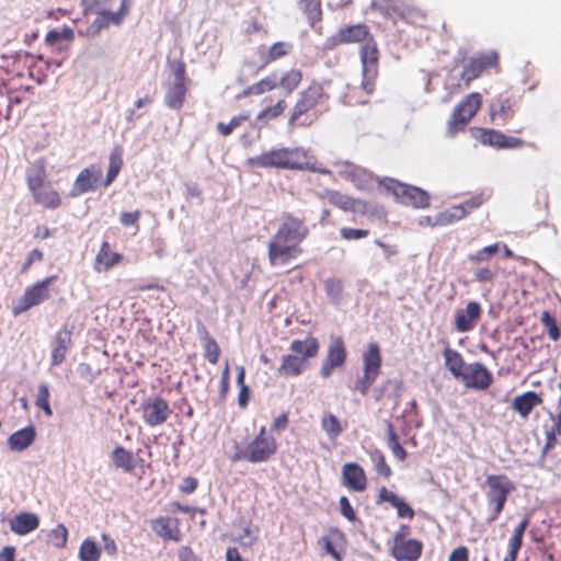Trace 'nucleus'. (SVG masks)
I'll use <instances>...</instances> for the list:
<instances>
[{"mask_svg":"<svg viewBox=\"0 0 561 561\" xmlns=\"http://www.w3.org/2000/svg\"><path fill=\"white\" fill-rule=\"evenodd\" d=\"M308 227L293 215H285L277 232L268 242L272 266H284L301 253L299 243L307 237Z\"/></svg>","mask_w":561,"mask_h":561,"instance_id":"f257e3e1","label":"nucleus"},{"mask_svg":"<svg viewBox=\"0 0 561 561\" xmlns=\"http://www.w3.org/2000/svg\"><path fill=\"white\" fill-rule=\"evenodd\" d=\"M248 164L255 168H276L285 170H307L327 174V169H319L311 162V157L302 148H277L248 159Z\"/></svg>","mask_w":561,"mask_h":561,"instance_id":"f03ea898","label":"nucleus"},{"mask_svg":"<svg viewBox=\"0 0 561 561\" xmlns=\"http://www.w3.org/2000/svg\"><path fill=\"white\" fill-rule=\"evenodd\" d=\"M485 484L488 486V502L494 506L493 514L488 520L494 522L502 513L507 496L514 490V486L506 476H488Z\"/></svg>","mask_w":561,"mask_h":561,"instance_id":"7ed1b4c3","label":"nucleus"},{"mask_svg":"<svg viewBox=\"0 0 561 561\" xmlns=\"http://www.w3.org/2000/svg\"><path fill=\"white\" fill-rule=\"evenodd\" d=\"M381 356L379 346L370 343L367 351L363 354V376L355 382V389L362 394H366L380 374Z\"/></svg>","mask_w":561,"mask_h":561,"instance_id":"20e7f679","label":"nucleus"},{"mask_svg":"<svg viewBox=\"0 0 561 561\" xmlns=\"http://www.w3.org/2000/svg\"><path fill=\"white\" fill-rule=\"evenodd\" d=\"M385 187L391 191L394 198L403 205L415 208H425L428 206V194L420 187L407 185L393 179H388L385 182Z\"/></svg>","mask_w":561,"mask_h":561,"instance_id":"39448f33","label":"nucleus"},{"mask_svg":"<svg viewBox=\"0 0 561 561\" xmlns=\"http://www.w3.org/2000/svg\"><path fill=\"white\" fill-rule=\"evenodd\" d=\"M482 103L480 93H470L465 96L454 108L449 121L448 129L450 133H456L463 129L469 121L476 115Z\"/></svg>","mask_w":561,"mask_h":561,"instance_id":"423d86ee","label":"nucleus"},{"mask_svg":"<svg viewBox=\"0 0 561 561\" xmlns=\"http://www.w3.org/2000/svg\"><path fill=\"white\" fill-rule=\"evenodd\" d=\"M56 278L57 276L55 275L48 276L28 287L24 294L15 301L14 306L12 307V313L14 316H20L32 307L47 300L49 298L48 287L53 282L56 280Z\"/></svg>","mask_w":561,"mask_h":561,"instance_id":"0eeeda50","label":"nucleus"},{"mask_svg":"<svg viewBox=\"0 0 561 561\" xmlns=\"http://www.w3.org/2000/svg\"><path fill=\"white\" fill-rule=\"evenodd\" d=\"M360 61L363 66V89L367 93H371L378 73V48L373 38H368L360 46Z\"/></svg>","mask_w":561,"mask_h":561,"instance_id":"6e6552de","label":"nucleus"},{"mask_svg":"<svg viewBox=\"0 0 561 561\" xmlns=\"http://www.w3.org/2000/svg\"><path fill=\"white\" fill-rule=\"evenodd\" d=\"M327 98L328 95L325 94L324 89L320 83L314 82L310 84L308 89L299 93V99L294 106L293 113L288 119V124L294 125V123L301 115L314 108L322 102L323 99Z\"/></svg>","mask_w":561,"mask_h":561,"instance_id":"1a4fd4ad","label":"nucleus"},{"mask_svg":"<svg viewBox=\"0 0 561 561\" xmlns=\"http://www.w3.org/2000/svg\"><path fill=\"white\" fill-rule=\"evenodd\" d=\"M346 357L347 353L343 339L339 335H331L327 346L325 358L320 368L321 377H330L335 368H340L345 364Z\"/></svg>","mask_w":561,"mask_h":561,"instance_id":"9d476101","label":"nucleus"},{"mask_svg":"<svg viewBox=\"0 0 561 561\" xmlns=\"http://www.w3.org/2000/svg\"><path fill=\"white\" fill-rule=\"evenodd\" d=\"M250 450L249 462L261 463L267 461L277 451L276 439L266 433L265 426H262L254 437V439L248 445Z\"/></svg>","mask_w":561,"mask_h":561,"instance_id":"9b49d317","label":"nucleus"},{"mask_svg":"<svg viewBox=\"0 0 561 561\" xmlns=\"http://www.w3.org/2000/svg\"><path fill=\"white\" fill-rule=\"evenodd\" d=\"M142 420L149 426H159L165 423L171 413L168 402L161 397H149L140 404Z\"/></svg>","mask_w":561,"mask_h":561,"instance_id":"f8f14e48","label":"nucleus"},{"mask_svg":"<svg viewBox=\"0 0 561 561\" xmlns=\"http://www.w3.org/2000/svg\"><path fill=\"white\" fill-rule=\"evenodd\" d=\"M173 75L174 81L167 87L164 103L171 110L179 111L183 105L186 94L185 66L183 62L174 64Z\"/></svg>","mask_w":561,"mask_h":561,"instance_id":"ddd939ff","label":"nucleus"},{"mask_svg":"<svg viewBox=\"0 0 561 561\" xmlns=\"http://www.w3.org/2000/svg\"><path fill=\"white\" fill-rule=\"evenodd\" d=\"M102 174V168L98 164H91L84 168L76 178L73 185L69 191V196L75 198L84 193L95 191Z\"/></svg>","mask_w":561,"mask_h":561,"instance_id":"4468645a","label":"nucleus"},{"mask_svg":"<svg viewBox=\"0 0 561 561\" xmlns=\"http://www.w3.org/2000/svg\"><path fill=\"white\" fill-rule=\"evenodd\" d=\"M497 61V54L495 51L480 53L469 59L460 72V79L465 81V88H469L472 80L477 79L484 69L492 67Z\"/></svg>","mask_w":561,"mask_h":561,"instance_id":"2eb2a0df","label":"nucleus"},{"mask_svg":"<svg viewBox=\"0 0 561 561\" xmlns=\"http://www.w3.org/2000/svg\"><path fill=\"white\" fill-rule=\"evenodd\" d=\"M459 379L462 380L466 388L485 390L491 386L493 376L483 364L477 362L468 364Z\"/></svg>","mask_w":561,"mask_h":561,"instance_id":"dca6fc26","label":"nucleus"},{"mask_svg":"<svg viewBox=\"0 0 561 561\" xmlns=\"http://www.w3.org/2000/svg\"><path fill=\"white\" fill-rule=\"evenodd\" d=\"M482 204L481 196H473L465 201L461 204L453 205L448 209H445L436 214V221L439 226H447L455 221H458L469 215L473 209L478 208Z\"/></svg>","mask_w":561,"mask_h":561,"instance_id":"f3484780","label":"nucleus"},{"mask_svg":"<svg viewBox=\"0 0 561 561\" xmlns=\"http://www.w3.org/2000/svg\"><path fill=\"white\" fill-rule=\"evenodd\" d=\"M343 484L355 492L366 489L367 479L364 469L356 462H348L342 467Z\"/></svg>","mask_w":561,"mask_h":561,"instance_id":"a211bd4d","label":"nucleus"},{"mask_svg":"<svg viewBox=\"0 0 561 561\" xmlns=\"http://www.w3.org/2000/svg\"><path fill=\"white\" fill-rule=\"evenodd\" d=\"M423 543L417 539L397 540L392 557L397 561H416L422 554Z\"/></svg>","mask_w":561,"mask_h":561,"instance_id":"6ab92c4d","label":"nucleus"},{"mask_svg":"<svg viewBox=\"0 0 561 561\" xmlns=\"http://www.w3.org/2000/svg\"><path fill=\"white\" fill-rule=\"evenodd\" d=\"M481 313V307L476 301H470L465 309L456 311L455 328L458 332H468L472 330L476 321Z\"/></svg>","mask_w":561,"mask_h":561,"instance_id":"aec40b11","label":"nucleus"},{"mask_svg":"<svg viewBox=\"0 0 561 561\" xmlns=\"http://www.w3.org/2000/svg\"><path fill=\"white\" fill-rule=\"evenodd\" d=\"M71 344V332L67 329L59 330L54 336L51 343V366L60 365L65 358L67 351Z\"/></svg>","mask_w":561,"mask_h":561,"instance_id":"412c9836","label":"nucleus"},{"mask_svg":"<svg viewBox=\"0 0 561 561\" xmlns=\"http://www.w3.org/2000/svg\"><path fill=\"white\" fill-rule=\"evenodd\" d=\"M39 525V519L36 514L23 512L15 515L10 520L11 530L20 536H24L35 530Z\"/></svg>","mask_w":561,"mask_h":561,"instance_id":"4be33fe9","label":"nucleus"},{"mask_svg":"<svg viewBox=\"0 0 561 561\" xmlns=\"http://www.w3.org/2000/svg\"><path fill=\"white\" fill-rule=\"evenodd\" d=\"M34 202L45 208L55 209L60 205V196L50 183L31 190Z\"/></svg>","mask_w":561,"mask_h":561,"instance_id":"5701e85b","label":"nucleus"},{"mask_svg":"<svg viewBox=\"0 0 561 561\" xmlns=\"http://www.w3.org/2000/svg\"><path fill=\"white\" fill-rule=\"evenodd\" d=\"M36 437V430L33 425H28L22 430L14 432L8 438V446L13 451H23L30 447Z\"/></svg>","mask_w":561,"mask_h":561,"instance_id":"b1692460","label":"nucleus"},{"mask_svg":"<svg viewBox=\"0 0 561 561\" xmlns=\"http://www.w3.org/2000/svg\"><path fill=\"white\" fill-rule=\"evenodd\" d=\"M489 112L491 121L495 122L497 125H504L514 115L512 103L507 98H497L493 100L490 103Z\"/></svg>","mask_w":561,"mask_h":561,"instance_id":"393cba45","label":"nucleus"},{"mask_svg":"<svg viewBox=\"0 0 561 561\" xmlns=\"http://www.w3.org/2000/svg\"><path fill=\"white\" fill-rule=\"evenodd\" d=\"M319 342L313 336H308L305 340H294L290 343L289 350L293 354L302 358L307 363L309 358L314 357L319 352Z\"/></svg>","mask_w":561,"mask_h":561,"instance_id":"a878e982","label":"nucleus"},{"mask_svg":"<svg viewBox=\"0 0 561 561\" xmlns=\"http://www.w3.org/2000/svg\"><path fill=\"white\" fill-rule=\"evenodd\" d=\"M28 190L47 184L46 164L43 159L35 160L26 170Z\"/></svg>","mask_w":561,"mask_h":561,"instance_id":"bb28decb","label":"nucleus"},{"mask_svg":"<svg viewBox=\"0 0 561 561\" xmlns=\"http://www.w3.org/2000/svg\"><path fill=\"white\" fill-rule=\"evenodd\" d=\"M306 368L307 363L302 362V358L291 353L283 356L282 364L277 371L284 377H296L302 374Z\"/></svg>","mask_w":561,"mask_h":561,"instance_id":"cd10ccee","label":"nucleus"},{"mask_svg":"<svg viewBox=\"0 0 561 561\" xmlns=\"http://www.w3.org/2000/svg\"><path fill=\"white\" fill-rule=\"evenodd\" d=\"M154 533L164 540L180 541L176 522L170 517H160L153 522Z\"/></svg>","mask_w":561,"mask_h":561,"instance_id":"c85d7f7f","label":"nucleus"},{"mask_svg":"<svg viewBox=\"0 0 561 561\" xmlns=\"http://www.w3.org/2000/svg\"><path fill=\"white\" fill-rule=\"evenodd\" d=\"M443 355L445 359V366L447 367V369L451 373V375L455 378L459 379L468 366V364L463 362L461 354L456 350H453L447 346L444 350Z\"/></svg>","mask_w":561,"mask_h":561,"instance_id":"c756f323","label":"nucleus"},{"mask_svg":"<svg viewBox=\"0 0 561 561\" xmlns=\"http://www.w3.org/2000/svg\"><path fill=\"white\" fill-rule=\"evenodd\" d=\"M385 424L387 447L390 449L391 454L396 459H398L399 461H404L407 459L408 453L401 446L393 424L389 420H386Z\"/></svg>","mask_w":561,"mask_h":561,"instance_id":"7c9ffc66","label":"nucleus"},{"mask_svg":"<svg viewBox=\"0 0 561 561\" xmlns=\"http://www.w3.org/2000/svg\"><path fill=\"white\" fill-rule=\"evenodd\" d=\"M541 402L540 397L534 391H527L517 396L512 403V408L522 416L526 417L531 410Z\"/></svg>","mask_w":561,"mask_h":561,"instance_id":"2f4dec72","label":"nucleus"},{"mask_svg":"<svg viewBox=\"0 0 561 561\" xmlns=\"http://www.w3.org/2000/svg\"><path fill=\"white\" fill-rule=\"evenodd\" d=\"M123 256L119 253L112 252L107 242H103L95 257V270L98 272L107 271L110 267L119 263Z\"/></svg>","mask_w":561,"mask_h":561,"instance_id":"473e14b6","label":"nucleus"},{"mask_svg":"<svg viewBox=\"0 0 561 561\" xmlns=\"http://www.w3.org/2000/svg\"><path fill=\"white\" fill-rule=\"evenodd\" d=\"M122 167H123V147L119 145H116L113 148V150L111 151L110 157H108V169H107V174H106V179L104 182L105 187L110 186L113 183V181L118 175Z\"/></svg>","mask_w":561,"mask_h":561,"instance_id":"72a5a7b5","label":"nucleus"},{"mask_svg":"<svg viewBox=\"0 0 561 561\" xmlns=\"http://www.w3.org/2000/svg\"><path fill=\"white\" fill-rule=\"evenodd\" d=\"M114 466L125 472H131L135 468V459L131 451L122 446H117L111 454Z\"/></svg>","mask_w":561,"mask_h":561,"instance_id":"f704fd0d","label":"nucleus"},{"mask_svg":"<svg viewBox=\"0 0 561 561\" xmlns=\"http://www.w3.org/2000/svg\"><path fill=\"white\" fill-rule=\"evenodd\" d=\"M472 134L481 144L503 149V140L505 139L503 133L494 129L476 128Z\"/></svg>","mask_w":561,"mask_h":561,"instance_id":"c9c22d12","label":"nucleus"},{"mask_svg":"<svg viewBox=\"0 0 561 561\" xmlns=\"http://www.w3.org/2000/svg\"><path fill=\"white\" fill-rule=\"evenodd\" d=\"M298 5L311 26L321 20V0H298Z\"/></svg>","mask_w":561,"mask_h":561,"instance_id":"e433bc0d","label":"nucleus"},{"mask_svg":"<svg viewBox=\"0 0 561 561\" xmlns=\"http://www.w3.org/2000/svg\"><path fill=\"white\" fill-rule=\"evenodd\" d=\"M340 33L343 43L363 42L369 35L368 28L364 24L348 26L346 28L341 30Z\"/></svg>","mask_w":561,"mask_h":561,"instance_id":"4c0bfd02","label":"nucleus"},{"mask_svg":"<svg viewBox=\"0 0 561 561\" xmlns=\"http://www.w3.org/2000/svg\"><path fill=\"white\" fill-rule=\"evenodd\" d=\"M286 106L287 104L285 100H279L275 105L268 106L265 110L261 111L255 118L254 126L260 128L261 125L266 124L270 119L278 117L283 114Z\"/></svg>","mask_w":561,"mask_h":561,"instance_id":"58836bf2","label":"nucleus"},{"mask_svg":"<svg viewBox=\"0 0 561 561\" xmlns=\"http://www.w3.org/2000/svg\"><path fill=\"white\" fill-rule=\"evenodd\" d=\"M321 427L331 440H335L343 432L341 422L334 414L324 415L321 420Z\"/></svg>","mask_w":561,"mask_h":561,"instance_id":"ea45409f","label":"nucleus"},{"mask_svg":"<svg viewBox=\"0 0 561 561\" xmlns=\"http://www.w3.org/2000/svg\"><path fill=\"white\" fill-rule=\"evenodd\" d=\"M302 75L299 70H290L278 76V85H280L287 94L291 93L300 83Z\"/></svg>","mask_w":561,"mask_h":561,"instance_id":"a19ab883","label":"nucleus"},{"mask_svg":"<svg viewBox=\"0 0 561 561\" xmlns=\"http://www.w3.org/2000/svg\"><path fill=\"white\" fill-rule=\"evenodd\" d=\"M100 549L95 541L91 539H85L82 541L79 548V559L80 561H99L100 559Z\"/></svg>","mask_w":561,"mask_h":561,"instance_id":"79ce46f5","label":"nucleus"},{"mask_svg":"<svg viewBox=\"0 0 561 561\" xmlns=\"http://www.w3.org/2000/svg\"><path fill=\"white\" fill-rule=\"evenodd\" d=\"M327 198L332 205L343 210H348L354 207V201L337 191H328Z\"/></svg>","mask_w":561,"mask_h":561,"instance_id":"37998d69","label":"nucleus"},{"mask_svg":"<svg viewBox=\"0 0 561 561\" xmlns=\"http://www.w3.org/2000/svg\"><path fill=\"white\" fill-rule=\"evenodd\" d=\"M48 399H49L48 387L46 383H41L38 386L35 404L37 408L42 409L46 415L50 416L53 414V410L49 405Z\"/></svg>","mask_w":561,"mask_h":561,"instance_id":"c03bdc74","label":"nucleus"},{"mask_svg":"<svg viewBox=\"0 0 561 561\" xmlns=\"http://www.w3.org/2000/svg\"><path fill=\"white\" fill-rule=\"evenodd\" d=\"M371 461L375 465V469L378 472V474L389 478L391 474V469L386 462L385 455L382 451L376 449L370 454Z\"/></svg>","mask_w":561,"mask_h":561,"instance_id":"a18cd8bd","label":"nucleus"},{"mask_svg":"<svg viewBox=\"0 0 561 561\" xmlns=\"http://www.w3.org/2000/svg\"><path fill=\"white\" fill-rule=\"evenodd\" d=\"M325 293L331 300L337 302L343 291V283L337 278H328L324 283Z\"/></svg>","mask_w":561,"mask_h":561,"instance_id":"49530a36","label":"nucleus"},{"mask_svg":"<svg viewBox=\"0 0 561 561\" xmlns=\"http://www.w3.org/2000/svg\"><path fill=\"white\" fill-rule=\"evenodd\" d=\"M499 249H500V247H499L497 243L486 245L483 249H481L478 252H476L474 254H471L469 256V261L472 262V263H480V262H483V261H488L494 254H496L499 252Z\"/></svg>","mask_w":561,"mask_h":561,"instance_id":"de8ad7c7","label":"nucleus"},{"mask_svg":"<svg viewBox=\"0 0 561 561\" xmlns=\"http://www.w3.org/2000/svg\"><path fill=\"white\" fill-rule=\"evenodd\" d=\"M250 117L249 114H240L238 116H233L229 123H218L217 128L220 131L221 135L228 136L230 135L233 129H236L240 124L244 121H248Z\"/></svg>","mask_w":561,"mask_h":561,"instance_id":"09e8293b","label":"nucleus"},{"mask_svg":"<svg viewBox=\"0 0 561 561\" xmlns=\"http://www.w3.org/2000/svg\"><path fill=\"white\" fill-rule=\"evenodd\" d=\"M257 539V529L252 527H243L236 537V540L244 547H251Z\"/></svg>","mask_w":561,"mask_h":561,"instance_id":"8fccbe9b","label":"nucleus"},{"mask_svg":"<svg viewBox=\"0 0 561 561\" xmlns=\"http://www.w3.org/2000/svg\"><path fill=\"white\" fill-rule=\"evenodd\" d=\"M256 95H260L266 91H271L278 85V75L273 73L259 82L254 83Z\"/></svg>","mask_w":561,"mask_h":561,"instance_id":"3c124183","label":"nucleus"},{"mask_svg":"<svg viewBox=\"0 0 561 561\" xmlns=\"http://www.w3.org/2000/svg\"><path fill=\"white\" fill-rule=\"evenodd\" d=\"M67 538L68 530L62 524L57 525L50 533V540L56 548L65 547Z\"/></svg>","mask_w":561,"mask_h":561,"instance_id":"603ef678","label":"nucleus"},{"mask_svg":"<svg viewBox=\"0 0 561 561\" xmlns=\"http://www.w3.org/2000/svg\"><path fill=\"white\" fill-rule=\"evenodd\" d=\"M541 322L548 329L549 337L552 341H557L560 337V330L554 318L548 311H545L541 314Z\"/></svg>","mask_w":561,"mask_h":561,"instance_id":"864d4df0","label":"nucleus"},{"mask_svg":"<svg viewBox=\"0 0 561 561\" xmlns=\"http://www.w3.org/2000/svg\"><path fill=\"white\" fill-rule=\"evenodd\" d=\"M114 0H81L80 5L84 14L91 13L92 11L101 10L103 8H110Z\"/></svg>","mask_w":561,"mask_h":561,"instance_id":"5fc2aeb1","label":"nucleus"},{"mask_svg":"<svg viewBox=\"0 0 561 561\" xmlns=\"http://www.w3.org/2000/svg\"><path fill=\"white\" fill-rule=\"evenodd\" d=\"M96 15H101L107 22V26L110 24L119 25L124 21L123 12L118 11H110L108 8H103L101 10L93 11Z\"/></svg>","mask_w":561,"mask_h":561,"instance_id":"6e6d98bb","label":"nucleus"},{"mask_svg":"<svg viewBox=\"0 0 561 561\" xmlns=\"http://www.w3.org/2000/svg\"><path fill=\"white\" fill-rule=\"evenodd\" d=\"M220 351L217 342L214 339H209L205 345V356L209 363L216 364L219 359Z\"/></svg>","mask_w":561,"mask_h":561,"instance_id":"4d7b16f0","label":"nucleus"},{"mask_svg":"<svg viewBox=\"0 0 561 561\" xmlns=\"http://www.w3.org/2000/svg\"><path fill=\"white\" fill-rule=\"evenodd\" d=\"M340 233L345 240H358L366 238L369 234V231L366 229L342 228Z\"/></svg>","mask_w":561,"mask_h":561,"instance_id":"13d9d810","label":"nucleus"},{"mask_svg":"<svg viewBox=\"0 0 561 561\" xmlns=\"http://www.w3.org/2000/svg\"><path fill=\"white\" fill-rule=\"evenodd\" d=\"M397 508V515L401 518H409L412 519L414 517V511L413 508L405 503L403 499H399L396 503L392 505Z\"/></svg>","mask_w":561,"mask_h":561,"instance_id":"bf43d9fd","label":"nucleus"},{"mask_svg":"<svg viewBox=\"0 0 561 561\" xmlns=\"http://www.w3.org/2000/svg\"><path fill=\"white\" fill-rule=\"evenodd\" d=\"M289 45L283 42L273 44L268 49V59L275 60L288 53Z\"/></svg>","mask_w":561,"mask_h":561,"instance_id":"052dcab7","label":"nucleus"},{"mask_svg":"<svg viewBox=\"0 0 561 561\" xmlns=\"http://www.w3.org/2000/svg\"><path fill=\"white\" fill-rule=\"evenodd\" d=\"M340 510L341 514L347 518L350 522H354L356 519V514L346 496H341L340 501Z\"/></svg>","mask_w":561,"mask_h":561,"instance_id":"680f3d73","label":"nucleus"},{"mask_svg":"<svg viewBox=\"0 0 561 561\" xmlns=\"http://www.w3.org/2000/svg\"><path fill=\"white\" fill-rule=\"evenodd\" d=\"M106 27H107V22L104 20V18H101V15H96V18L93 20V22L88 27L87 33L90 37H95L96 35L100 34V32L103 28H106Z\"/></svg>","mask_w":561,"mask_h":561,"instance_id":"e2e57ef3","label":"nucleus"},{"mask_svg":"<svg viewBox=\"0 0 561 561\" xmlns=\"http://www.w3.org/2000/svg\"><path fill=\"white\" fill-rule=\"evenodd\" d=\"M197 485H198L197 479H195L193 477H186L182 480L179 488H180L181 492H183L185 494H191L196 490Z\"/></svg>","mask_w":561,"mask_h":561,"instance_id":"0e129e2a","label":"nucleus"},{"mask_svg":"<svg viewBox=\"0 0 561 561\" xmlns=\"http://www.w3.org/2000/svg\"><path fill=\"white\" fill-rule=\"evenodd\" d=\"M139 216H140L139 211H134V213L124 211L121 214L119 221L125 227L134 226V225H136Z\"/></svg>","mask_w":561,"mask_h":561,"instance_id":"69168bd1","label":"nucleus"},{"mask_svg":"<svg viewBox=\"0 0 561 561\" xmlns=\"http://www.w3.org/2000/svg\"><path fill=\"white\" fill-rule=\"evenodd\" d=\"M468 549L461 546L451 551L448 561H468Z\"/></svg>","mask_w":561,"mask_h":561,"instance_id":"338daca9","label":"nucleus"},{"mask_svg":"<svg viewBox=\"0 0 561 561\" xmlns=\"http://www.w3.org/2000/svg\"><path fill=\"white\" fill-rule=\"evenodd\" d=\"M378 497H379L380 502H388L391 505H393V503H396L400 499V496H398L392 491L388 490L386 486H382L379 490V496Z\"/></svg>","mask_w":561,"mask_h":561,"instance_id":"774afa93","label":"nucleus"}]
</instances>
